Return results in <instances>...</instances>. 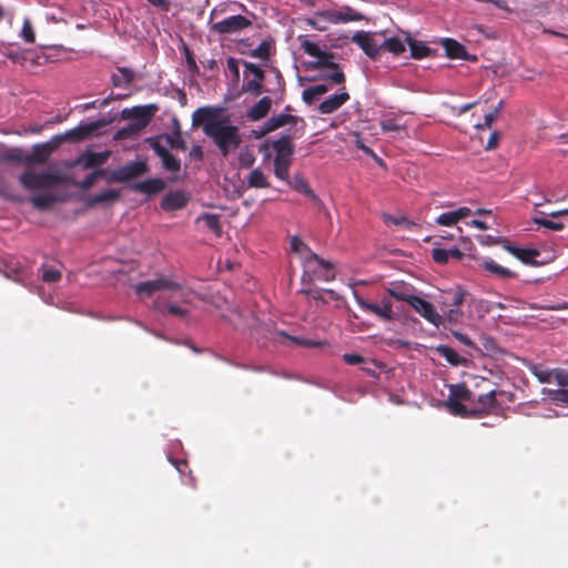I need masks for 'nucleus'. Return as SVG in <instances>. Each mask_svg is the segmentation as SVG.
Returning a JSON list of instances; mask_svg holds the SVG:
<instances>
[{"label": "nucleus", "instance_id": "f257e3e1", "mask_svg": "<svg viewBox=\"0 0 568 568\" xmlns=\"http://www.w3.org/2000/svg\"><path fill=\"white\" fill-rule=\"evenodd\" d=\"M221 106H202L192 114V125L202 126L203 133L211 139L223 156L235 151L242 143L240 129L232 124L229 116H220Z\"/></svg>", "mask_w": 568, "mask_h": 568}, {"label": "nucleus", "instance_id": "f03ea898", "mask_svg": "<svg viewBox=\"0 0 568 568\" xmlns=\"http://www.w3.org/2000/svg\"><path fill=\"white\" fill-rule=\"evenodd\" d=\"M497 390L476 396L465 384L449 386L446 406L450 414L462 417H483L498 410Z\"/></svg>", "mask_w": 568, "mask_h": 568}, {"label": "nucleus", "instance_id": "7ed1b4c3", "mask_svg": "<svg viewBox=\"0 0 568 568\" xmlns=\"http://www.w3.org/2000/svg\"><path fill=\"white\" fill-rule=\"evenodd\" d=\"M113 121V118H102L93 122L82 123L77 128L68 130L63 134H57L45 143H41V148L50 156V154L63 142H79L88 139L98 130L109 125Z\"/></svg>", "mask_w": 568, "mask_h": 568}, {"label": "nucleus", "instance_id": "20e7f679", "mask_svg": "<svg viewBox=\"0 0 568 568\" xmlns=\"http://www.w3.org/2000/svg\"><path fill=\"white\" fill-rule=\"evenodd\" d=\"M69 181V178L53 172H34L26 170L19 176L20 184L28 191L51 189L58 184Z\"/></svg>", "mask_w": 568, "mask_h": 568}, {"label": "nucleus", "instance_id": "39448f33", "mask_svg": "<svg viewBox=\"0 0 568 568\" xmlns=\"http://www.w3.org/2000/svg\"><path fill=\"white\" fill-rule=\"evenodd\" d=\"M214 13L215 10H213L210 14V30L221 36L239 33L250 28L253 23L250 18L242 14L230 16L219 22L212 23Z\"/></svg>", "mask_w": 568, "mask_h": 568}, {"label": "nucleus", "instance_id": "423d86ee", "mask_svg": "<svg viewBox=\"0 0 568 568\" xmlns=\"http://www.w3.org/2000/svg\"><path fill=\"white\" fill-rule=\"evenodd\" d=\"M300 40L303 51L306 54L316 58V61L308 62L307 67L310 69H338V63L334 62V55L332 52L321 50L316 43L303 37H300Z\"/></svg>", "mask_w": 568, "mask_h": 568}, {"label": "nucleus", "instance_id": "0eeeda50", "mask_svg": "<svg viewBox=\"0 0 568 568\" xmlns=\"http://www.w3.org/2000/svg\"><path fill=\"white\" fill-rule=\"evenodd\" d=\"M244 82L242 84V91L252 95H260L263 92H268L263 88L265 79L264 70L252 62L244 61Z\"/></svg>", "mask_w": 568, "mask_h": 568}, {"label": "nucleus", "instance_id": "6e6552de", "mask_svg": "<svg viewBox=\"0 0 568 568\" xmlns=\"http://www.w3.org/2000/svg\"><path fill=\"white\" fill-rule=\"evenodd\" d=\"M149 166L145 161L129 162L123 166L114 169L106 174L108 183H123L148 173Z\"/></svg>", "mask_w": 568, "mask_h": 568}, {"label": "nucleus", "instance_id": "1a4fd4ad", "mask_svg": "<svg viewBox=\"0 0 568 568\" xmlns=\"http://www.w3.org/2000/svg\"><path fill=\"white\" fill-rule=\"evenodd\" d=\"M135 293L144 296H152L156 292H171L178 293L182 291V287L179 283L170 280L165 276H160L154 280H149L144 282H140L134 286Z\"/></svg>", "mask_w": 568, "mask_h": 568}, {"label": "nucleus", "instance_id": "9d476101", "mask_svg": "<svg viewBox=\"0 0 568 568\" xmlns=\"http://www.w3.org/2000/svg\"><path fill=\"white\" fill-rule=\"evenodd\" d=\"M352 42L356 43L365 54L372 60H378L382 53V42L366 31H356L352 38Z\"/></svg>", "mask_w": 568, "mask_h": 568}, {"label": "nucleus", "instance_id": "9b49d317", "mask_svg": "<svg viewBox=\"0 0 568 568\" xmlns=\"http://www.w3.org/2000/svg\"><path fill=\"white\" fill-rule=\"evenodd\" d=\"M408 305L436 327L443 325V316L438 314L435 311L433 304L427 302L426 300L419 296H414L409 298Z\"/></svg>", "mask_w": 568, "mask_h": 568}, {"label": "nucleus", "instance_id": "f8f14e48", "mask_svg": "<svg viewBox=\"0 0 568 568\" xmlns=\"http://www.w3.org/2000/svg\"><path fill=\"white\" fill-rule=\"evenodd\" d=\"M354 293V298L357 303V305L365 312H369L378 316L379 318L384 321H392L393 320V308L392 303L389 301H383L382 305L374 304L371 302L365 301L363 297L358 295L356 291Z\"/></svg>", "mask_w": 568, "mask_h": 568}, {"label": "nucleus", "instance_id": "ddd939ff", "mask_svg": "<svg viewBox=\"0 0 568 568\" xmlns=\"http://www.w3.org/2000/svg\"><path fill=\"white\" fill-rule=\"evenodd\" d=\"M465 296L466 291L457 286L442 292L437 298V303L439 304L442 312H446V310L459 307L463 304Z\"/></svg>", "mask_w": 568, "mask_h": 568}, {"label": "nucleus", "instance_id": "4468645a", "mask_svg": "<svg viewBox=\"0 0 568 568\" xmlns=\"http://www.w3.org/2000/svg\"><path fill=\"white\" fill-rule=\"evenodd\" d=\"M297 116L291 115L286 112H282L280 114L271 116L266 122H264L263 126L260 130V133L256 135L257 138L263 136L272 131H275L278 128L291 124L296 125Z\"/></svg>", "mask_w": 568, "mask_h": 568}, {"label": "nucleus", "instance_id": "2eb2a0df", "mask_svg": "<svg viewBox=\"0 0 568 568\" xmlns=\"http://www.w3.org/2000/svg\"><path fill=\"white\" fill-rule=\"evenodd\" d=\"M109 158L110 151H85L79 158H77L72 165H81L83 169H90L104 164Z\"/></svg>", "mask_w": 568, "mask_h": 568}, {"label": "nucleus", "instance_id": "dca6fc26", "mask_svg": "<svg viewBox=\"0 0 568 568\" xmlns=\"http://www.w3.org/2000/svg\"><path fill=\"white\" fill-rule=\"evenodd\" d=\"M156 110L155 105H145V106H134L131 109H123L121 112L122 119H132L134 122H143L145 121V126L151 121L154 111Z\"/></svg>", "mask_w": 568, "mask_h": 568}, {"label": "nucleus", "instance_id": "f3484780", "mask_svg": "<svg viewBox=\"0 0 568 568\" xmlns=\"http://www.w3.org/2000/svg\"><path fill=\"white\" fill-rule=\"evenodd\" d=\"M349 100V94L346 91H342L339 93L333 94L325 99L317 106V111L321 114H331L337 111L342 105H344Z\"/></svg>", "mask_w": 568, "mask_h": 568}, {"label": "nucleus", "instance_id": "a211bd4d", "mask_svg": "<svg viewBox=\"0 0 568 568\" xmlns=\"http://www.w3.org/2000/svg\"><path fill=\"white\" fill-rule=\"evenodd\" d=\"M130 189L138 193L154 195L165 189V183L162 179L153 178L144 181L135 182L130 185Z\"/></svg>", "mask_w": 568, "mask_h": 568}, {"label": "nucleus", "instance_id": "6ab92c4d", "mask_svg": "<svg viewBox=\"0 0 568 568\" xmlns=\"http://www.w3.org/2000/svg\"><path fill=\"white\" fill-rule=\"evenodd\" d=\"M272 148L275 151L274 160H287L292 161L294 153V145L291 141L290 135H282L280 139L272 143Z\"/></svg>", "mask_w": 568, "mask_h": 568}, {"label": "nucleus", "instance_id": "aec40b11", "mask_svg": "<svg viewBox=\"0 0 568 568\" xmlns=\"http://www.w3.org/2000/svg\"><path fill=\"white\" fill-rule=\"evenodd\" d=\"M189 199L184 192L175 191L165 194L161 200V209L164 211H176L184 207Z\"/></svg>", "mask_w": 568, "mask_h": 568}, {"label": "nucleus", "instance_id": "412c9836", "mask_svg": "<svg viewBox=\"0 0 568 568\" xmlns=\"http://www.w3.org/2000/svg\"><path fill=\"white\" fill-rule=\"evenodd\" d=\"M504 248L525 264H538L535 258L540 255V252L536 248H521L518 246H514L510 243H506L504 245Z\"/></svg>", "mask_w": 568, "mask_h": 568}, {"label": "nucleus", "instance_id": "4be33fe9", "mask_svg": "<svg viewBox=\"0 0 568 568\" xmlns=\"http://www.w3.org/2000/svg\"><path fill=\"white\" fill-rule=\"evenodd\" d=\"M120 199V192L114 189H106L100 193L89 196L85 200L88 206H95L99 204H112Z\"/></svg>", "mask_w": 568, "mask_h": 568}, {"label": "nucleus", "instance_id": "5701e85b", "mask_svg": "<svg viewBox=\"0 0 568 568\" xmlns=\"http://www.w3.org/2000/svg\"><path fill=\"white\" fill-rule=\"evenodd\" d=\"M272 108V99L270 97L261 98L246 113L251 121H258L267 115Z\"/></svg>", "mask_w": 568, "mask_h": 568}, {"label": "nucleus", "instance_id": "b1692460", "mask_svg": "<svg viewBox=\"0 0 568 568\" xmlns=\"http://www.w3.org/2000/svg\"><path fill=\"white\" fill-rule=\"evenodd\" d=\"M471 213L468 207H459L455 211L444 212L437 219L436 223L440 225L452 226L455 225L458 221L467 217Z\"/></svg>", "mask_w": 568, "mask_h": 568}, {"label": "nucleus", "instance_id": "393cba45", "mask_svg": "<svg viewBox=\"0 0 568 568\" xmlns=\"http://www.w3.org/2000/svg\"><path fill=\"white\" fill-rule=\"evenodd\" d=\"M442 45L446 55L450 59H469V53L466 51L465 47L454 39H443Z\"/></svg>", "mask_w": 568, "mask_h": 568}, {"label": "nucleus", "instance_id": "a878e982", "mask_svg": "<svg viewBox=\"0 0 568 568\" xmlns=\"http://www.w3.org/2000/svg\"><path fill=\"white\" fill-rule=\"evenodd\" d=\"M481 266L485 271L491 273L493 275H495L498 278L506 280V278H515L517 276L516 273H514L513 271H510L507 267H504V266L497 264L491 258L484 260L481 263Z\"/></svg>", "mask_w": 568, "mask_h": 568}, {"label": "nucleus", "instance_id": "bb28decb", "mask_svg": "<svg viewBox=\"0 0 568 568\" xmlns=\"http://www.w3.org/2000/svg\"><path fill=\"white\" fill-rule=\"evenodd\" d=\"M302 283H303V287L298 291V293L305 295L308 298H312L315 301H321L323 303H327V301L324 300V297H323V290L314 288L312 286L313 278L311 275L305 273L302 276Z\"/></svg>", "mask_w": 568, "mask_h": 568}, {"label": "nucleus", "instance_id": "cd10ccee", "mask_svg": "<svg viewBox=\"0 0 568 568\" xmlns=\"http://www.w3.org/2000/svg\"><path fill=\"white\" fill-rule=\"evenodd\" d=\"M436 352L453 366L465 365L467 362L466 358L460 356L454 348L447 345H438L436 347Z\"/></svg>", "mask_w": 568, "mask_h": 568}, {"label": "nucleus", "instance_id": "c85d7f7f", "mask_svg": "<svg viewBox=\"0 0 568 568\" xmlns=\"http://www.w3.org/2000/svg\"><path fill=\"white\" fill-rule=\"evenodd\" d=\"M463 255L464 254L462 253V251H459L456 247L449 250L433 248L432 251V256L434 261L438 264H445L448 262L449 258L460 260Z\"/></svg>", "mask_w": 568, "mask_h": 568}, {"label": "nucleus", "instance_id": "c756f323", "mask_svg": "<svg viewBox=\"0 0 568 568\" xmlns=\"http://www.w3.org/2000/svg\"><path fill=\"white\" fill-rule=\"evenodd\" d=\"M405 41L407 42V44L410 49L412 58L422 59V58H426L430 54V49L425 43L413 39L409 34H407Z\"/></svg>", "mask_w": 568, "mask_h": 568}, {"label": "nucleus", "instance_id": "7c9ffc66", "mask_svg": "<svg viewBox=\"0 0 568 568\" xmlns=\"http://www.w3.org/2000/svg\"><path fill=\"white\" fill-rule=\"evenodd\" d=\"M311 261H315L318 265H321L324 268V272L317 275L320 280H323L325 282H331L335 280V273L333 271V265L331 262L320 257L315 253L311 254L310 258L307 260V263H311Z\"/></svg>", "mask_w": 568, "mask_h": 568}, {"label": "nucleus", "instance_id": "2f4dec72", "mask_svg": "<svg viewBox=\"0 0 568 568\" xmlns=\"http://www.w3.org/2000/svg\"><path fill=\"white\" fill-rule=\"evenodd\" d=\"M111 79L114 87H124L134 80V73L129 68L119 67Z\"/></svg>", "mask_w": 568, "mask_h": 568}, {"label": "nucleus", "instance_id": "473e14b6", "mask_svg": "<svg viewBox=\"0 0 568 568\" xmlns=\"http://www.w3.org/2000/svg\"><path fill=\"white\" fill-rule=\"evenodd\" d=\"M144 128L145 122L129 123L126 126H123L122 129L118 130V132L115 133V139L124 140L135 138Z\"/></svg>", "mask_w": 568, "mask_h": 568}, {"label": "nucleus", "instance_id": "72a5a7b5", "mask_svg": "<svg viewBox=\"0 0 568 568\" xmlns=\"http://www.w3.org/2000/svg\"><path fill=\"white\" fill-rule=\"evenodd\" d=\"M49 159V155L45 153V151L41 148V144H36L32 149L31 154L24 156L22 159V162L27 165L32 164H44Z\"/></svg>", "mask_w": 568, "mask_h": 568}, {"label": "nucleus", "instance_id": "f704fd0d", "mask_svg": "<svg viewBox=\"0 0 568 568\" xmlns=\"http://www.w3.org/2000/svg\"><path fill=\"white\" fill-rule=\"evenodd\" d=\"M57 201L58 197L51 193L34 195L30 199L32 205L41 211L50 209Z\"/></svg>", "mask_w": 568, "mask_h": 568}, {"label": "nucleus", "instance_id": "c9c22d12", "mask_svg": "<svg viewBox=\"0 0 568 568\" xmlns=\"http://www.w3.org/2000/svg\"><path fill=\"white\" fill-rule=\"evenodd\" d=\"M405 42L397 37L387 38L382 42V52L387 51L397 55L405 52Z\"/></svg>", "mask_w": 568, "mask_h": 568}, {"label": "nucleus", "instance_id": "e433bc0d", "mask_svg": "<svg viewBox=\"0 0 568 568\" xmlns=\"http://www.w3.org/2000/svg\"><path fill=\"white\" fill-rule=\"evenodd\" d=\"M104 174H105V171L103 169H98V170H94L93 172H91L90 174H88L82 181H74V180L69 179L68 182H71L73 185H75L82 190H89L90 187L93 186L95 181L99 178L103 176Z\"/></svg>", "mask_w": 568, "mask_h": 568}, {"label": "nucleus", "instance_id": "4c0bfd02", "mask_svg": "<svg viewBox=\"0 0 568 568\" xmlns=\"http://www.w3.org/2000/svg\"><path fill=\"white\" fill-rule=\"evenodd\" d=\"M250 187L265 189L270 186L267 178L260 169H254L250 172L247 178Z\"/></svg>", "mask_w": 568, "mask_h": 568}, {"label": "nucleus", "instance_id": "58836bf2", "mask_svg": "<svg viewBox=\"0 0 568 568\" xmlns=\"http://www.w3.org/2000/svg\"><path fill=\"white\" fill-rule=\"evenodd\" d=\"M292 161L287 160H274V174L277 179L282 181H288V170L291 166Z\"/></svg>", "mask_w": 568, "mask_h": 568}, {"label": "nucleus", "instance_id": "ea45409f", "mask_svg": "<svg viewBox=\"0 0 568 568\" xmlns=\"http://www.w3.org/2000/svg\"><path fill=\"white\" fill-rule=\"evenodd\" d=\"M338 18L342 19L341 23H346L351 21H361L364 19V16L357 11H355L351 7H343L341 11H337Z\"/></svg>", "mask_w": 568, "mask_h": 568}, {"label": "nucleus", "instance_id": "a19ab883", "mask_svg": "<svg viewBox=\"0 0 568 568\" xmlns=\"http://www.w3.org/2000/svg\"><path fill=\"white\" fill-rule=\"evenodd\" d=\"M267 333H268L267 338L272 342H278V337H283V338L292 341L293 343H295L296 345H300V346H304V343H305V338L291 336L283 331L267 329Z\"/></svg>", "mask_w": 568, "mask_h": 568}, {"label": "nucleus", "instance_id": "79ce46f5", "mask_svg": "<svg viewBox=\"0 0 568 568\" xmlns=\"http://www.w3.org/2000/svg\"><path fill=\"white\" fill-rule=\"evenodd\" d=\"M165 140H166V143L172 149H178L181 151L186 150V142L182 138V134L179 129L176 131H174L172 135H165Z\"/></svg>", "mask_w": 568, "mask_h": 568}, {"label": "nucleus", "instance_id": "37998d69", "mask_svg": "<svg viewBox=\"0 0 568 568\" xmlns=\"http://www.w3.org/2000/svg\"><path fill=\"white\" fill-rule=\"evenodd\" d=\"M444 315L443 316V323L445 321H447L449 324H459L463 322V318H464V313L463 311L460 310V306L459 307H455V308H449V310H446V312H443Z\"/></svg>", "mask_w": 568, "mask_h": 568}, {"label": "nucleus", "instance_id": "c03bdc74", "mask_svg": "<svg viewBox=\"0 0 568 568\" xmlns=\"http://www.w3.org/2000/svg\"><path fill=\"white\" fill-rule=\"evenodd\" d=\"M162 165L166 171H170L172 173H176L181 169V162L178 160L174 155H172L170 152H168L165 155L161 158Z\"/></svg>", "mask_w": 568, "mask_h": 568}, {"label": "nucleus", "instance_id": "a18cd8bd", "mask_svg": "<svg viewBox=\"0 0 568 568\" xmlns=\"http://www.w3.org/2000/svg\"><path fill=\"white\" fill-rule=\"evenodd\" d=\"M200 220L204 221L207 229L215 232L217 235L221 234L220 219L217 215L205 213L201 215Z\"/></svg>", "mask_w": 568, "mask_h": 568}, {"label": "nucleus", "instance_id": "49530a36", "mask_svg": "<svg viewBox=\"0 0 568 568\" xmlns=\"http://www.w3.org/2000/svg\"><path fill=\"white\" fill-rule=\"evenodd\" d=\"M270 42L262 41L255 49L251 51V57L267 60L270 58Z\"/></svg>", "mask_w": 568, "mask_h": 568}, {"label": "nucleus", "instance_id": "de8ad7c7", "mask_svg": "<svg viewBox=\"0 0 568 568\" xmlns=\"http://www.w3.org/2000/svg\"><path fill=\"white\" fill-rule=\"evenodd\" d=\"M316 18H321L323 21L338 24L341 20L336 10H322L316 12Z\"/></svg>", "mask_w": 568, "mask_h": 568}, {"label": "nucleus", "instance_id": "09e8293b", "mask_svg": "<svg viewBox=\"0 0 568 568\" xmlns=\"http://www.w3.org/2000/svg\"><path fill=\"white\" fill-rule=\"evenodd\" d=\"M333 70H334V72L328 73V74H322V75L317 77L316 79H325V80H329L334 84H343L346 80L344 72L341 70L339 67H338V69H333Z\"/></svg>", "mask_w": 568, "mask_h": 568}, {"label": "nucleus", "instance_id": "8fccbe9b", "mask_svg": "<svg viewBox=\"0 0 568 568\" xmlns=\"http://www.w3.org/2000/svg\"><path fill=\"white\" fill-rule=\"evenodd\" d=\"M20 36L27 43L34 42V39H36L34 31H33L32 24L28 18H26L23 21V26H22Z\"/></svg>", "mask_w": 568, "mask_h": 568}, {"label": "nucleus", "instance_id": "3c124183", "mask_svg": "<svg viewBox=\"0 0 568 568\" xmlns=\"http://www.w3.org/2000/svg\"><path fill=\"white\" fill-rule=\"evenodd\" d=\"M41 278L45 283H55L61 278V272L54 268H42Z\"/></svg>", "mask_w": 568, "mask_h": 568}, {"label": "nucleus", "instance_id": "603ef678", "mask_svg": "<svg viewBox=\"0 0 568 568\" xmlns=\"http://www.w3.org/2000/svg\"><path fill=\"white\" fill-rule=\"evenodd\" d=\"M146 142L160 159L169 152L159 138H149Z\"/></svg>", "mask_w": 568, "mask_h": 568}, {"label": "nucleus", "instance_id": "864d4df0", "mask_svg": "<svg viewBox=\"0 0 568 568\" xmlns=\"http://www.w3.org/2000/svg\"><path fill=\"white\" fill-rule=\"evenodd\" d=\"M534 222L540 226H544L549 230L560 231L564 229V224L560 222H554L545 217H535Z\"/></svg>", "mask_w": 568, "mask_h": 568}, {"label": "nucleus", "instance_id": "5fc2aeb1", "mask_svg": "<svg viewBox=\"0 0 568 568\" xmlns=\"http://www.w3.org/2000/svg\"><path fill=\"white\" fill-rule=\"evenodd\" d=\"M532 374L540 383H550L554 378V369H538L535 367Z\"/></svg>", "mask_w": 568, "mask_h": 568}, {"label": "nucleus", "instance_id": "6e6d98bb", "mask_svg": "<svg viewBox=\"0 0 568 568\" xmlns=\"http://www.w3.org/2000/svg\"><path fill=\"white\" fill-rule=\"evenodd\" d=\"M554 379L559 386H568V371L562 368H554Z\"/></svg>", "mask_w": 568, "mask_h": 568}, {"label": "nucleus", "instance_id": "4d7b16f0", "mask_svg": "<svg viewBox=\"0 0 568 568\" xmlns=\"http://www.w3.org/2000/svg\"><path fill=\"white\" fill-rule=\"evenodd\" d=\"M381 129L384 132L399 131L400 125L394 119H386L381 122Z\"/></svg>", "mask_w": 568, "mask_h": 568}, {"label": "nucleus", "instance_id": "13d9d810", "mask_svg": "<svg viewBox=\"0 0 568 568\" xmlns=\"http://www.w3.org/2000/svg\"><path fill=\"white\" fill-rule=\"evenodd\" d=\"M166 310H168L169 314H171L173 316L185 317L189 314V311L186 308L181 307L173 303L168 304Z\"/></svg>", "mask_w": 568, "mask_h": 568}, {"label": "nucleus", "instance_id": "bf43d9fd", "mask_svg": "<svg viewBox=\"0 0 568 568\" xmlns=\"http://www.w3.org/2000/svg\"><path fill=\"white\" fill-rule=\"evenodd\" d=\"M385 222L387 223H393L395 225H405L406 227H412L414 225V223L409 222L406 217L404 216H392V215H387L385 217Z\"/></svg>", "mask_w": 568, "mask_h": 568}, {"label": "nucleus", "instance_id": "052dcab7", "mask_svg": "<svg viewBox=\"0 0 568 568\" xmlns=\"http://www.w3.org/2000/svg\"><path fill=\"white\" fill-rule=\"evenodd\" d=\"M227 69L232 72L233 78L235 81H239L240 79V69H239V60L230 57L226 61Z\"/></svg>", "mask_w": 568, "mask_h": 568}, {"label": "nucleus", "instance_id": "680f3d73", "mask_svg": "<svg viewBox=\"0 0 568 568\" xmlns=\"http://www.w3.org/2000/svg\"><path fill=\"white\" fill-rule=\"evenodd\" d=\"M305 22L307 26L318 31H325L327 29V27L322 23L323 20L321 18H316V13L313 18L306 19Z\"/></svg>", "mask_w": 568, "mask_h": 568}, {"label": "nucleus", "instance_id": "e2e57ef3", "mask_svg": "<svg viewBox=\"0 0 568 568\" xmlns=\"http://www.w3.org/2000/svg\"><path fill=\"white\" fill-rule=\"evenodd\" d=\"M479 242L484 245H493V244H498V243H503V246L506 244V243H509L507 240L505 239H501V237H494L491 235H481L479 236Z\"/></svg>", "mask_w": 568, "mask_h": 568}, {"label": "nucleus", "instance_id": "0e129e2a", "mask_svg": "<svg viewBox=\"0 0 568 568\" xmlns=\"http://www.w3.org/2000/svg\"><path fill=\"white\" fill-rule=\"evenodd\" d=\"M343 361L347 364V365H357V364H361L363 363L365 359L363 356L358 355V354H349V353H346L343 355Z\"/></svg>", "mask_w": 568, "mask_h": 568}, {"label": "nucleus", "instance_id": "69168bd1", "mask_svg": "<svg viewBox=\"0 0 568 568\" xmlns=\"http://www.w3.org/2000/svg\"><path fill=\"white\" fill-rule=\"evenodd\" d=\"M496 119H497V116L494 113L489 112L484 116L483 123L476 124V129H478V130L489 129L491 126V124L496 121Z\"/></svg>", "mask_w": 568, "mask_h": 568}, {"label": "nucleus", "instance_id": "338daca9", "mask_svg": "<svg viewBox=\"0 0 568 568\" xmlns=\"http://www.w3.org/2000/svg\"><path fill=\"white\" fill-rule=\"evenodd\" d=\"M389 294L397 301H404L408 304V301L410 297H414L415 295H412V294H407L406 292L404 291H398L396 288H390L389 291Z\"/></svg>", "mask_w": 568, "mask_h": 568}, {"label": "nucleus", "instance_id": "774afa93", "mask_svg": "<svg viewBox=\"0 0 568 568\" xmlns=\"http://www.w3.org/2000/svg\"><path fill=\"white\" fill-rule=\"evenodd\" d=\"M302 99L305 103L307 104H312L316 99H317V95L315 94V92L313 91V88L312 87H308L306 89L303 90L302 92Z\"/></svg>", "mask_w": 568, "mask_h": 568}]
</instances>
